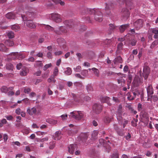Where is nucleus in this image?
<instances>
[{"label": "nucleus", "mask_w": 158, "mask_h": 158, "mask_svg": "<svg viewBox=\"0 0 158 158\" xmlns=\"http://www.w3.org/2000/svg\"><path fill=\"white\" fill-rule=\"evenodd\" d=\"M28 8V7H27L25 8V10H24L27 15L26 16L25 15H21V17L24 21V23L26 24V26L28 27L33 29L35 28L37 26H40V25H42L41 24L38 23H34L33 21L31 20H27L26 19L27 15H30V14L32 15V14L31 12H29L26 11L27 9Z\"/></svg>", "instance_id": "obj_1"}, {"label": "nucleus", "mask_w": 158, "mask_h": 158, "mask_svg": "<svg viewBox=\"0 0 158 158\" xmlns=\"http://www.w3.org/2000/svg\"><path fill=\"white\" fill-rule=\"evenodd\" d=\"M85 13L89 14H94L95 15L94 18L96 21L101 22L102 20L103 15L102 12L101 11V9L97 8L94 9L85 8Z\"/></svg>", "instance_id": "obj_2"}, {"label": "nucleus", "mask_w": 158, "mask_h": 158, "mask_svg": "<svg viewBox=\"0 0 158 158\" xmlns=\"http://www.w3.org/2000/svg\"><path fill=\"white\" fill-rule=\"evenodd\" d=\"M85 116L83 112L81 111H73L70 113L69 116L77 120H79L84 118Z\"/></svg>", "instance_id": "obj_3"}, {"label": "nucleus", "mask_w": 158, "mask_h": 158, "mask_svg": "<svg viewBox=\"0 0 158 158\" xmlns=\"http://www.w3.org/2000/svg\"><path fill=\"white\" fill-rule=\"evenodd\" d=\"M106 7L105 10L106 11V14L108 16L111 18L114 16L111 13V11L109 10H110L112 6V4L109 2L108 3H106Z\"/></svg>", "instance_id": "obj_4"}, {"label": "nucleus", "mask_w": 158, "mask_h": 158, "mask_svg": "<svg viewBox=\"0 0 158 158\" xmlns=\"http://www.w3.org/2000/svg\"><path fill=\"white\" fill-rule=\"evenodd\" d=\"M141 71L140 73V76L141 77L142 76L144 77L145 80H147L150 73V69L148 66H145L144 67L143 72V73H141Z\"/></svg>", "instance_id": "obj_5"}, {"label": "nucleus", "mask_w": 158, "mask_h": 158, "mask_svg": "<svg viewBox=\"0 0 158 158\" xmlns=\"http://www.w3.org/2000/svg\"><path fill=\"white\" fill-rule=\"evenodd\" d=\"M50 19L56 23L60 22L62 21L60 15L58 14H51L50 16Z\"/></svg>", "instance_id": "obj_6"}, {"label": "nucleus", "mask_w": 158, "mask_h": 158, "mask_svg": "<svg viewBox=\"0 0 158 158\" xmlns=\"http://www.w3.org/2000/svg\"><path fill=\"white\" fill-rule=\"evenodd\" d=\"M122 106L121 105H120L119 106L118 108V109L117 111V119L119 123H121V120L122 119V118L121 117L122 116Z\"/></svg>", "instance_id": "obj_7"}, {"label": "nucleus", "mask_w": 158, "mask_h": 158, "mask_svg": "<svg viewBox=\"0 0 158 158\" xmlns=\"http://www.w3.org/2000/svg\"><path fill=\"white\" fill-rule=\"evenodd\" d=\"M142 83V81L140 80L139 77L135 76L132 82V86L134 87H137Z\"/></svg>", "instance_id": "obj_8"}, {"label": "nucleus", "mask_w": 158, "mask_h": 158, "mask_svg": "<svg viewBox=\"0 0 158 158\" xmlns=\"http://www.w3.org/2000/svg\"><path fill=\"white\" fill-rule=\"evenodd\" d=\"M67 27L65 26H60L58 29L54 31V32L57 34H60L62 33H65L67 32Z\"/></svg>", "instance_id": "obj_9"}, {"label": "nucleus", "mask_w": 158, "mask_h": 158, "mask_svg": "<svg viewBox=\"0 0 158 158\" xmlns=\"http://www.w3.org/2000/svg\"><path fill=\"white\" fill-rule=\"evenodd\" d=\"M143 24V20L141 19H138L135 22L134 24V26L137 30L140 29L142 27Z\"/></svg>", "instance_id": "obj_10"}, {"label": "nucleus", "mask_w": 158, "mask_h": 158, "mask_svg": "<svg viewBox=\"0 0 158 158\" xmlns=\"http://www.w3.org/2000/svg\"><path fill=\"white\" fill-rule=\"evenodd\" d=\"M102 109V105L98 104H95L93 107V110L97 114H98L101 112Z\"/></svg>", "instance_id": "obj_11"}, {"label": "nucleus", "mask_w": 158, "mask_h": 158, "mask_svg": "<svg viewBox=\"0 0 158 158\" xmlns=\"http://www.w3.org/2000/svg\"><path fill=\"white\" fill-rule=\"evenodd\" d=\"M77 148V145L76 144H71L68 147V151L70 154H73Z\"/></svg>", "instance_id": "obj_12"}, {"label": "nucleus", "mask_w": 158, "mask_h": 158, "mask_svg": "<svg viewBox=\"0 0 158 158\" xmlns=\"http://www.w3.org/2000/svg\"><path fill=\"white\" fill-rule=\"evenodd\" d=\"M27 113L29 115L32 116L34 114H36L37 110L36 108L35 107L31 108L29 107L27 108Z\"/></svg>", "instance_id": "obj_13"}, {"label": "nucleus", "mask_w": 158, "mask_h": 158, "mask_svg": "<svg viewBox=\"0 0 158 158\" xmlns=\"http://www.w3.org/2000/svg\"><path fill=\"white\" fill-rule=\"evenodd\" d=\"M11 55H13L15 57L13 58V59L16 58L23 59L25 57V56L23 55L21 52H12L11 53Z\"/></svg>", "instance_id": "obj_14"}, {"label": "nucleus", "mask_w": 158, "mask_h": 158, "mask_svg": "<svg viewBox=\"0 0 158 158\" xmlns=\"http://www.w3.org/2000/svg\"><path fill=\"white\" fill-rule=\"evenodd\" d=\"M110 98L107 96H102L100 97V99L101 101L103 103L106 102L107 103L109 106L111 105V104L109 102V100Z\"/></svg>", "instance_id": "obj_15"}, {"label": "nucleus", "mask_w": 158, "mask_h": 158, "mask_svg": "<svg viewBox=\"0 0 158 158\" xmlns=\"http://www.w3.org/2000/svg\"><path fill=\"white\" fill-rule=\"evenodd\" d=\"M147 90L148 97H149L150 95L153 94V91L151 85L150 84L147 88Z\"/></svg>", "instance_id": "obj_16"}, {"label": "nucleus", "mask_w": 158, "mask_h": 158, "mask_svg": "<svg viewBox=\"0 0 158 158\" xmlns=\"http://www.w3.org/2000/svg\"><path fill=\"white\" fill-rule=\"evenodd\" d=\"M6 17L9 19H14L15 18V14L12 12L7 13L6 15Z\"/></svg>", "instance_id": "obj_17"}, {"label": "nucleus", "mask_w": 158, "mask_h": 158, "mask_svg": "<svg viewBox=\"0 0 158 158\" xmlns=\"http://www.w3.org/2000/svg\"><path fill=\"white\" fill-rule=\"evenodd\" d=\"M152 31V32L154 34V38L155 39L158 38V28H155L151 29L150 30Z\"/></svg>", "instance_id": "obj_18"}, {"label": "nucleus", "mask_w": 158, "mask_h": 158, "mask_svg": "<svg viewBox=\"0 0 158 158\" xmlns=\"http://www.w3.org/2000/svg\"><path fill=\"white\" fill-rule=\"evenodd\" d=\"M77 130L76 128H74L69 130L68 131V134L69 135L72 136L77 133Z\"/></svg>", "instance_id": "obj_19"}, {"label": "nucleus", "mask_w": 158, "mask_h": 158, "mask_svg": "<svg viewBox=\"0 0 158 158\" xmlns=\"http://www.w3.org/2000/svg\"><path fill=\"white\" fill-rule=\"evenodd\" d=\"M115 64H117L119 63H121L122 62V59L120 56H118L115 58L113 61Z\"/></svg>", "instance_id": "obj_20"}, {"label": "nucleus", "mask_w": 158, "mask_h": 158, "mask_svg": "<svg viewBox=\"0 0 158 158\" xmlns=\"http://www.w3.org/2000/svg\"><path fill=\"white\" fill-rule=\"evenodd\" d=\"M88 135L87 133H81L80 135V138L83 142H84L88 138Z\"/></svg>", "instance_id": "obj_21"}, {"label": "nucleus", "mask_w": 158, "mask_h": 158, "mask_svg": "<svg viewBox=\"0 0 158 158\" xmlns=\"http://www.w3.org/2000/svg\"><path fill=\"white\" fill-rule=\"evenodd\" d=\"M41 25H40V26H42L43 25L45 26V28L47 30H48L49 31H53L54 32V31L56 30H55L54 28L53 27L50 26L48 25H45L44 24H41Z\"/></svg>", "instance_id": "obj_22"}, {"label": "nucleus", "mask_w": 158, "mask_h": 158, "mask_svg": "<svg viewBox=\"0 0 158 158\" xmlns=\"http://www.w3.org/2000/svg\"><path fill=\"white\" fill-rule=\"evenodd\" d=\"M128 27V24L123 25L119 27V29L120 32L122 33Z\"/></svg>", "instance_id": "obj_23"}, {"label": "nucleus", "mask_w": 158, "mask_h": 158, "mask_svg": "<svg viewBox=\"0 0 158 158\" xmlns=\"http://www.w3.org/2000/svg\"><path fill=\"white\" fill-rule=\"evenodd\" d=\"M29 72V69L27 68H25L24 69H22L20 72V74L22 76H26Z\"/></svg>", "instance_id": "obj_24"}, {"label": "nucleus", "mask_w": 158, "mask_h": 158, "mask_svg": "<svg viewBox=\"0 0 158 158\" xmlns=\"http://www.w3.org/2000/svg\"><path fill=\"white\" fill-rule=\"evenodd\" d=\"M71 96L73 98L75 102L78 103H80L81 98L80 97L77 96L76 95L73 93L71 94Z\"/></svg>", "instance_id": "obj_25"}, {"label": "nucleus", "mask_w": 158, "mask_h": 158, "mask_svg": "<svg viewBox=\"0 0 158 158\" xmlns=\"http://www.w3.org/2000/svg\"><path fill=\"white\" fill-rule=\"evenodd\" d=\"M122 77H121V78H119V79H117L118 82V84H120V83H121V85L122 86H123V84H124L125 82V80L123 78V77L125 78V75L123 76V75H122Z\"/></svg>", "instance_id": "obj_26"}, {"label": "nucleus", "mask_w": 158, "mask_h": 158, "mask_svg": "<svg viewBox=\"0 0 158 158\" xmlns=\"http://www.w3.org/2000/svg\"><path fill=\"white\" fill-rule=\"evenodd\" d=\"M49 145V148L50 149H53L55 147V141H51L49 143H47Z\"/></svg>", "instance_id": "obj_27"}, {"label": "nucleus", "mask_w": 158, "mask_h": 158, "mask_svg": "<svg viewBox=\"0 0 158 158\" xmlns=\"http://www.w3.org/2000/svg\"><path fill=\"white\" fill-rule=\"evenodd\" d=\"M5 44L6 45L10 47L12 46L14 44L13 42L9 40H6L5 42Z\"/></svg>", "instance_id": "obj_28"}, {"label": "nucleus", "mask_w": 158, "mask_h": 158, "mask_svg": "<svg viewBox=\"0 0 158 158\" xmlns=\"http://www.w3.org/2000/svg\"><path fill=\"white\" fill-rule=\"evenodd\" d=\"M61 138V135L60 132L59 131H57L55 133V137L54 139L55 140H60Z\"/></svg>", "instance_id": "obj_29"}, {"label": "nucleus", "mask_w": 158, "mask_h": 158, "mask_svg": "<svg viewBox=\"0 0 158 158\" xmlns=\"http://www.w3.org/2000/svg\"><path fill=\"white\" fill-rule=\"evenodd\" d=\"M122 14L124 16H125L128 15V7L123 8L121 11Z\"/></svg>", "instance_id": "obj_30"}, {"label": "nucleus", "mask_w": 158, "mask_h": 158, "mask_svg": "<svg viewBox=\"0 0 158 158\" xmlns=\"http://www.w3.org/2000/svg\"><path fill=\"white\" fill-rule=\"evenodd\" d=\"M57 42L60 45V46H61L62 44H64L66 42L65 40L62 38H59L57 39Z\"/></svg>", "instance_id": "obj_31"}, {"label": "nucleus", "mask_w": 158, "mask_h": 158, "mask_svg": "<svg viewBox=\"0 0 158 158\" xmlns=\"http://www.w3.org/2000/svg\"><path fill=\"white\" fill-rule=\"evenodd\" d=\"M118 26H115L114 24L110 23L109 24V29L111 31L115 29H117Z\"/></svg>", "instance_id": "obj_32"}, {"label": "nucleus", "mask_w": 158, "mask_h": 158, "mask_svg": "<svg viewBox=\"0 0 158 158\" xmlns=\"http://www.w3.org/2000/svg\"><path fill=\"white\" fill-rule=\"evenodd\" d=\"M98 131H94L92 132V138L94 139H95L98 135Z\"/></svg>", "instance_id": "obj_33"}, {"label": "nucleus", "mask_w": 158, "mask_h": 158, "mask_svg": "<svg viewBox=\"0 0 158 158\" xmlns=\"http://www.w3.org/2000/svg\"><path fill=\"white\" fill-rule=\"evenodd\" d=\"M43 66V63L40 61H36L35 64V66L38 67H42Z\"/></svg>", "instance_id": "obj_34"}, {"label": "nucleus", "mask_w": 158, "mask_h": 158, "mask_svg": "<svg viewBox=\"0 0 158 158\" xmlns=\"http://www.w3.org/2000/svg\"><path fill=\"white\" fill-rule=\"evenodd\" d=\"M67 70L64 72L65 74L67 75H70L72 73V70L69 67L67 68Z\"/></svg>", "instance_id": "obj_35"}, {"label": "nucleus", "mask_w": 158, "mask_h": 158, "mask_svg": "<svg viewBox=\"0 0 158 158\" xmlns=\"http://www.w3.org/2000/svg\"><path fill=\"white\" fill-rule=\"evenodd\" d=\"M19 27L18 25L16 24L12 25L11 27L12 30L15 31H17L19 29Z\"/></svg>", "instance_id": "obj_36"}, {"label": "nucleus", "mask_w": 158, "mask_h": 158, "mask_svg": "<svg viewBox=\"0 0 158 158\" xmlns=\"http://www.w3.org/2000/svg\"><path fill=\"white\" fill-rule=\"evenodd\" d=\"M7 35L9 38H12L14 36V33L12 31H9L7 33Z\"/></svg>", "instance_id": "obj_37"}, {"label": "nucleus", "mask_w": 158, "mask_h": 158, "mask_svg": "<svg viewBox=\"0 0 158 158\" xmlns=\"http://www.w3.org/2000/svg\"><path fill=\"white\" fill-rule=\"evenodd\" d=\"M2 92L6 93L8 90V88L6 86H3L1 88Z\"/></svg>", "instance_id": "obj_38"}, {"label": "nucleus", "mask_w": 158, "mask_h": 158, "mask_svg": "<svg viewBox=\"0 0 158 158\" xmlns=\"http://www.w3.org/2000/svg\"><path fill=\"white\" fill-rule=\"evenodd\" d=\"M111 120V118L108 116H106L103 119V121L106 123H109Z\"/></svg>", "instance_id": "obj_39"}, {"label": "nucleus", "mask_w": 158, "mask_h": 158, "mask_svg": "<svg viewBox=\"0 0 158 158\" xmlns=\"http://www.w3.org/2000/svg\"><path fill=\"white\" fill-rule=\"evenodd\" d=\"M7 49L6 48L4 44H0V51H6Z\"/></svg>", "instance_id": "obj_40"}, {"label": "nucleus", "mask_w": 158, "mask_h": 158, "mask_svg": "<svg viewBox=\"0 0 158 158\" xmlns=\"http://www.w3.org/2000/svg\"><path fill=\"white\" fill-rule=\"evenodd\" d=\"M141 116L142 117L145 119L148 118V116L147 113L145 112H142L141 113Z\"/></svg>", "instance_id": "obj_41"}, {"label": "nucleus", "mask_w": 158, "mask_h": 158, "mask_svg": "<svg viewBox=\"0 0 158 158\" xmlns=\"http://www.w3.org/2000/svg\"><path fill=\"white\" fill-rule=\"evenodd\" d=\"M92 70L94 71V74L97 76H99V71L95 68H93L92 69Z\"/></svg>", "instance_id": "obj_42"}, {"label": "nucleus", "mask_w": 158, "mask_h": 158, "mask_svg": "<svg viewBox=\"0 0 158 158\" xmlns=\"http://www.w3.org/2000/svg\"><path fill=\"white\" fill-rule=\"evenodd\" d=\"M49 139L48 137H44L43 138L40 139L39 140L38 142L41 143H44L45 141H46L48 140Z\"/></svg>", "instance_id": "obj_43"}, {"label": "nucleus", "mask_w": 158, "mask_h": 158, "mask_svg": "<svg viewBox=\"0 0 158 158\" xmlns=\"http://www.w3.org/2000/svg\"><path fill=\"white\" fill-rule=\"evenodd\" d=\"M13 65L10 63H8L6 65V68L7 70H11L13 69Z\"/></svg>", "instance_id": "obj_44"}, {"label": "nucleus", "mask_w": 158, "mask_h": 158, "mask_svg": "<svg viewBox=\"0 0 158 158\" xmlns=\"http://www.w3.org/2000/svg\"><path fill=\"white\" fill-rule=\"evenodd\" d=\"M86 89L88 92H90L93 90L92 86L90 85H88L86 86Z\"/></svg>", "instance_id": "obj_45"}, {"label": "nucleus", "mask_w": 158, "mask_h": 158, "mask_svg": "<svg viewBox=\"0 0 158 158\" xmlns=\"http://www.w3.org/2000/svg\"><path fill=\"white\" fill-rule=\"evenodd\" d=\"M129 112L133 114H135L137 113V111L132 108L129 105Z\"/></svg>", "instance_id": "obj_46"}, {"label": "nucleus", "mask_w": 158, "mask_h": 158, "mask_svg": "<svg viewBox=\"0 0 158 158\" xmlns=\"http://www.w3.org/2000/svg\"><path fill=\"white\" fill-rule=\"evenodd\" d=\"M88 71L87 70H84L82 71L81 72V74L84 77V78L86 77L88 75Z\"/></svg>", "instance_id": "obj_47"}, {"label": "nucleus", "mask_w": 158, "mask_h": 158, "mask_svg": "<svg viewBox=\"0 0 158 158\" xmlns=\"http://www.w3.org/2000/svg\"><path fill=\"white\" fill-rule=\"evenodd\" d=\"M59 72L58 68L56 67L54 69V70L53 72V75L54 76H56L58 74Z\"/></svg>", "instance_id": "obj_48"}, {"label": "nucleus", "mask_w": 158, "mask_h": 158, "mask_svg": "<svg viewBox=\"0 0 158 158\" xmlns=\"http://www.w3.org/2000/svg\"><path fill=\"white\" fill-rule=\"evenodd\" d=\"M99 142L101 145H102L103 146L105 147V143L106 141L103 139H101L99 140Z\"/></svg>", "instance_id": "obj_49"}, {"label": "nucleus", "mask_w": 158, "mask_h": 158, "mask_svg": "<svg viewBox=\"0 0 158 158\" xmlns=\"http://www.w3.org/2000/svg\"><path fill=\"white\" fill-rule=\"evenodd\" d=\"M48 122L52 124H55L57 123V121L52 119H49L48 120Z\"/></svg>", "instance_id": "obj_50"}, {"label": "nucleus", "mask_w": 158, "mask_h": 158, "mask_svg": "<svg viewBox=\"0 0 158 158\" xmlns=\"http://www.w3.org/2000/svg\"><path fill=\"white\" fill-rule=\"evenodd\" d=\"M60 46L62 48L65 50H67L68 49V47L66 45V42L64 44H62V45H61Z\"/></svg>", "instance_id": "obj_51"}, {"label": "nucleus", "mask_w": 158, "mask_h": 158, "mask_svg": "<svg viewBox=\"0 0 158 158\" xmlns=\"http://www.w3.org/2000/svg\"><path fill=\"white\" fill-rule=\"evenodd\" d=\"M52 66L51 64L50 63L48 64H46L43 68V70L44 71H45L47 70L48 68L51 67Z\"/></svg>", "instance_id": "obj_52"}, {"label": "nucleus", "mask_w": 158, "mask_h": 158, "mask_svg": "<svg viewBox=\"0 0 158 158\" xmlns=\"http://www.w3.org/2000/svg\"><path fill=\"white\" fill-rule=\"evenodd\" d=\"M74 85L76 86H78L79 87H81L82 85L81 82H76L74 83Z\"/></svg>", "instance_id": "obj_53"}, {"label": "nucleus", "mask_w": 158, "mask_h": 158, "mask_svg": "<svg viewBox=\"0 0 158 158\" xmlns=\"http://www.w3.org/2000/svg\"><path fill=\"white\" fill-rule=\"evenodd\" d=\"M63 52L61 51H58L55 52L54 54L55 56H59L63 54Z\"/></svg>", "instance_id": "obj_54"}, {"label": "nucleus", "mask_w": 158, "mask_h": 158, "mask_svg": "<svg viewBox=\"0 0 158 158\" xmlns=\"http://www.w3.org/2000/svg\"><path fill=\"white\" fill-rule=\"evenodd\" d=\"M110 157L111 158H118V154L117 153H114Z\"/></svg>", "instance_id": "obj_55"}, {"label": "nucleus", "mask_w": 158, "mask_h": 158, "mask_svg": "<svg viewBox=\"0 0 158 158\" xmlns=\"http://www.w3.org/2000/svg\"><path fill=\"white\" fill-rule=\"evenodd\" d=\"M31 91V89L30 88H25L24 89V92L25 93L28 94Z\"/></svg>", "instance_id": "obj_56"}, {"label": "nucleus", "mask_w": 158, "mask_h": 158, "mask_svg": "<svg viewBox=\"0 0 158 158\" xmlns=\"http://www.w3.org/2000/svg\"><path fill=\"white\" fill-rule=\"evenodd\" d=\"M22 101H23L27 105H28L30 103L29 99L27 98L23 99Z\"/></svg>", "instance_id": "obj_57"}, {"label": "nucleus", "mask_w": 158, "mask_h": 158, "mask_svg": "<svg viewBox=\"0 0 158 158\" xmlns=\"http://www.w3.org/2000/svg\"><path fill=\"white\" fill-rule=\"evenodd\" d=\"M64 23L67 27H69V26L71 25V24L70 23V21L69 20H66L64 21Z\"/></svg>", "instance_id": "obj_58"}, {"label": "nucleus", "mask_w": 158, "mask_h": 158, "mask_svg": "<svg viewBox=\"0 0 158 158\" xmlns=\"http://www.w3.org/2000/svg\"><path fill=\"white\" fill-rule=\"evenodd\" d=\"M74 69L76 72L80 71L81 70V67L80 66H77L76 68H74Z\"/></svg>", "instance_id": "obj_59"}, {"label": "nucleus", "mask_w": 158, "mask_h": 158, "mask_svg": "<svg viewBox=\"0 0 158 158\" xmlns=\"http://www.w3.org/2000/svg\"><path fill=\"white\" fill-rule=\"evenodd\" d=\"M151 97L152 100L154 102L157 101L158 100V97L156 95L151 96Z\"/></svg>", "instance_id": "obj_60"}, {"label": "nucleus", "mask_w": 158, "mask_h": 158, "mask_svg": "<svg viewBox=\"0 0 158 158\" xmlns=\"http://www.w3.org/2000/svg\"><path fill=\"white\" fill-rule=\"evenodd\" d=\"M22 111H21V109L19 108H18L16 109L15 111V113L17 114L18 115H19L20 114V113Z\"/></svg>", "instance_id": "obj_61"}, {"label": "nucleus", "mask_w": 158, "mask_h": 158, "mask_svg": "<svg viewBox=\"0 0 158 158\" xmlns=\"http://www.w3.org/2000/svg\"><path fill=\"white\" fill-rule=\"evenodd\" d=\"M64 85L59 84L57 86V88L60 90H62L64 88Z\"/></svg>", "instance_id": "obj_62"}, {"label": "nucleus", "mask_w": 158, "mask_h": 158, "mask_svg": "<svg viewBox=\"0 0 158 158\" xmlns=\"http://www.w3.org/2000/svg\"><path fill=\"white\" fill-rule=\"evenodd\" d=\"M137 41L136 40L133 39L131 42V44L132 46H133L135 45Z\"/></svg>", "instance_id": "obj_63"}, {"label": "nucleus", "mask_w": 158, "mask_h": 158, "mask_svg": "<svg viewBox=\"0 0 158 158\" xmlns=\"http://www.w3.org/2000/svg\"><path fill=\"white\" fill-rule=\"evenodd\" d=\"M5 117L8 120H11L13 118V117L12 115H9L6 116Z\"/></svg>", "instance_id": "obj_64"}]
</instances>
